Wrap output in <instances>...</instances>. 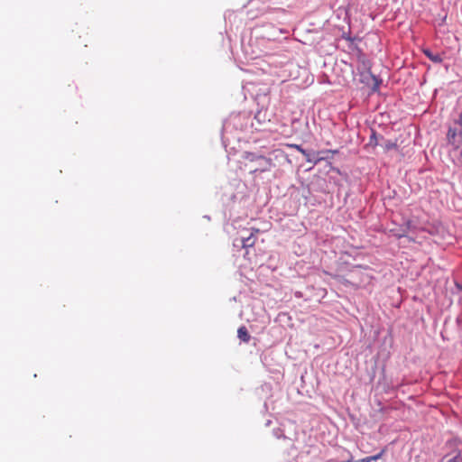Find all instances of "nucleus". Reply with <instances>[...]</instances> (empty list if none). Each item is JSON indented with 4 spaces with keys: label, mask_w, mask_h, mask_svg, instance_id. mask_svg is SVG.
I'll return each instance as SVG.
<instances>
[{
    "label": "nucleus",
    "mask_w": 462,
    "mask_h": 462,
    "mask_svg": "<svg viewBox=\"0 0 462 462\" xmlns=\"http://www.w3.org/2000/svg\"><path fill=\"white\" fill-rule=\"evenodd\" d=\"M246 159H249L250 161H254V160H263V161L264 162V166H263V168H262V169L260 170L261 171H268V170L272 167V165H273L272 159H270V158H266V157H264V156H263V155L255 156V155H254V154H251V153H250V154H248V155L246 156Z\"/></svg>",
    "instance_id": "obj_1"
},
{
    "label": "nucleus",
    "mask_w": 462,
    "mask_h": 462,
    "mask_svg": "<svg viewBox=\"0 0 462 462\" xmlns=\"http://www.w3.org/2000/svg\"><path fill=\"white\" fill-rule=\"evenodd\" d=\"M237 337L239 339H241L243 342L248 343L251 337L247 331V328L245 326H242L237 330Z\"/></svg>",
    "instance_id": "obj_2"
},
{
    "label": "nucleus",
    "mask_w": 462,
    "mask_h": 462,
    "mask_svg": "<svg viewBox=\"0 0 462 462\" xmlns=\"http://www.w3.org/2000/svg\"><path fill=\"white\" fill-rule=\"evenodd\" d=\"M255 244V237L251 233L247 237L242 238V246L245 248L251 247Z\"/></svg>",
    "instance_id": "obj_3"
},
{
    "label": "nucleus",
    "mask_w": 462,
    "mask_h": 462,
    "mask_svg": "<svg viewBox=\"0 0 462 462\" xmlns=\"http://www.w3.org/2000/svg\"><path fill=\"white\" fill-rule=\"evenodd\" d=\"M423 53L433 62L440 63L442 62V58L439 54H434L430 50H424Z\"/></svg>",
    "instance_id": "obj_4"
},
{
    "label": "nucleus",
    "mask_w": 462,
    "mask_h": 462,
    "mask_svg": "<svg viewBox=\"0 0 462 462\" xmlns=\"http://www.w3.org/2000/svg\"><path fill=\"white\" fill-rule=\"evenodd\" d=\"M383 150L385 152H389L393 149H396L397 148V143L395 142H393L391 140H386L383 142V143L382 144Z\"/></svg>",
    "instance_id": "obj_5"
},
{
    "label": "nucleus",
    "mask_w": 462,
    "mask_h": 462,
    "mask_svg": "<svg viewBox=\"0 0 462 462\" xmlns=\"http://www.w3.org/2000/svg\"><path fill=\"white\" fill-rule=\"evenodd\" d=\"M385 452V448L382 449L378 454L370 456L371 461H376L380 459Z\"/></svg>",
    "instance_id": "obj_6"
},
{
    "label": "nucleus",
    "mask_w": 462,
    "mask_h": 462,
    "mask_svg": "<svg viewBox=\"0 0 462 462\" xmlns=\"http://www.w3.org/2000/svg\"><path fill=\"white\" fill-rule=\"evenodd\" d=\"M291 147L295 148L296 150H298L304 156L308 155V152H306V150H304L300 145L291 144Z\"/></svg>",
    "instance_id": "obj_7"
},
{
    "label": "nucleus",
    "mask_w": 462,
    "mask_h": 462,
    "mask_svg": "<svg viewBox=\"0 0 462 462\" xmlns=\"http://www.w3.org/2000/svg\"><path fill=\"white\" fill-rule=\"evenodd\" d=\"M448 462H462V458L459 456H457L452 459L448 460Z\"/></svg>",
    "instance_id": "obj_8"
},
{
    "label": "nucleus",
    "mask_w": 462,
    "mask_h": 462,
    "mask_svg": "<svg viewBox=\"0 0 462 462\" xmlns=\"http://www.w3.org/2000/svg\"><path fill=\"white\" fill-rule=\"evenodd\" d=\"M356 462H372L370 457H366L357 460Z\"/></svg>",
    "instance_id": "obj_9"
},
{
    "label": "nucleus",
    "mask_w": 462,
    "mask_h": 462,
    "mask_svg": "<svg viewBox=\"0 0 462 462\" xmlns=\"http://www.w3.org/2000/svg\"><path fill=\"white\" fill-rule=\"evenodd\" d=\"M405 225H406V227H407L408 229H411V228H413V226H412V224H411V220H408V221L406 222V224H405Z\"/></svg>",
    "instance_id": "obj_10"
},
{
    "label": "nucleus",
    "mask_w": 462,
    "mask_h": 462,
    "mask_svg": "<svg viewBox=\"0 0 462 462\" xmlns=\"http://www.w3.org/2000/svg\"><path fill=\"white\" fill-rule=\"evenodd\" d=\"M305 157H306V159H307V161H308V162H312V160L310 159V154H309V153H308V155H307V156H305Z\"/></svg>",
    "instance_id": "obj_11"
}]
</instances>
